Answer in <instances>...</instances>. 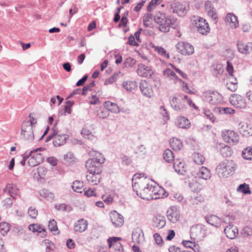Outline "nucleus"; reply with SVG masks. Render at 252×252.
<instances>
[{
	"label": "nucleus",
	"instance_id": "nucleus-1",
	"mask_svg": "<svg viewBox=\"0 0 252 252\" xmlns=\"http://www.w3.org/2000/svg\"><path fill=\"white\" fill-rule=\"evenodd\" d=\"M154 20L158 26V29L162 32H168L170 28H175L176 21L174 18L159 12L154 16Z\"/></svg>",
	"mask_w": 252,
	"mask_h": 252
},
{
	"label": "nucleus",
	"instance_id": "nucleus-2",
	"mask_svg": "<svg viewBox=\"0 0 252 252\" xmlns=\"http://www.w3.org/2000/svg\"><path fill=\"white\" fill-rule=\"evenodd\" d=\"M149 179L147 177L140 178L139 184L140 185V190L138 196L143 199L149 200L153 195L159 194L157 191L158 187L150 185Z\"/></svg>",
	"mask_w": 252,
	"mask_h": 252
},
{
	"label": "nucleus",
	"instance_id": "nucleus-3",
	"mask_svg": "<svg viewBox=\"0 0 252 252\" xmlns=\"http://www.w3.org/2000/svg\"><path fill=\"white\" fill-rule=\"evenodd\" d=\"M234 167L232 161L225 159L217 166L216 172L220 177L227 178L234 173Z\"/></svg>",
	"mask_w": 252,
	"mask_h": 252
},
{
	"label": "nucleus",
	"instance_id": "nucleus-4",
	"mask_svg": "<svg viewBox=\"0 0 252 252\" xmlns=\"http://www.w3.org/2000/svg\"><path fill=\"white\" fill-rule=\"evenodd\" d=\"M89 154L94 157L93 158H90L87 160L85 164L86 167H90V166L99 167L102 169V164L105 161V158L102 155L96 151L91 150L89 152Z\"/></svg>",
	"mask_w": 252,
	"mask_h": 252
},
{
	"label": "nucleus",
	"instance_id": "nucleus-5",
	"mask_svg": "<svg viewBox=\"0 0 252 252\" xmlns=\"http://www.w3.org/2000/svg\"><path fill=\"white\" fill-rule=\"evenodd\" d=\"M88 174L86 175V179L88 182L93 185H97L100 182L101 179V173L102 169L97 166H90V167H86Z\"/></svg>",
	"mask_w": 252,
	"mask_h": 252
},
{
	"label": "nucleus",
	"instance_id": "nucleus-6",
	"mask_svg": "<svg viewBox=\"0 0 252 252\" xmlns=\"http://www.w3.org/2000/svg\"><path fill=\"white\" fill-rule=\"evenodd\" d=\"M203 96L206 101L210 104L218 105L223 102V97L221 94L215 91H206L203 93Z\"/></svg>",
	"mask_w": 252,
	"mask_h": 252
},
{
	"label": "nucleus",
	"instance_id": "nucleus-7",
	"mask_svg": "<svg viewBox=\"0 0 252 252\" xmlns=\"http://www.w3.org/2000/svg\"><path fill=\"white\" fill-rule=\"evenodd\" d=\"M177 51L183 55H190L194 53V47L188 42H179L176 45Z\"/></svg>",
	"mask_w": 252,
	"mask_h": 252
},
{
	"label": "nucleus",
	"instance_id": "nucleus-8",
	"mask_svg": "<svg viewBox=\"0 0 252 252\" xmlns=\"http://www.w3.org/2000/svg\"><path fill=\"white\" fill-rule=\"evenodd\" d=\"M229 102L232 105L240 109L245 108L247 106L244 97L237 94H232L229 98Z\"/></svg>",
	"mask_w": 252,
	"mask_h": 252
},
{
	"label": "nucleus",
	"instance_id": "nucleus-9",
	"mask_svg": "<svg viewBox=\"0 0 252 252\" xmlns=\"http://www.w3.org/2000/svg\"><path fill=\"white\" fill-rule=\"evenodd\" d=\"M223 139L225 142L236 145L239 141V135L234 131L227 130L222 134Z\"/></svg>",
	"mask_w": 252,
	"mask_h": 252
},
{
	"label": "nucleus",
	"instance_id": "nucleus-10",
	"mask_svg": "<svg viewBox=\"0 0 252 252\" xmlns=\"http://www.w3.org/2000/svg\"><path fill=\"white\" fill-rule=\"evenodd\" d=\"M38 151L34 152L32 155L30 156V159L28 161L29 166L34 167L44 161V157L42 154L37 153Z\"/></svg>",
	"mask_w": 252,
	"mask_h": 252
},
{
	"label": "nucleus",
	"instance_id": "nucleus-11",
	"mask_svg": "<svg viewBox=\"0 0 252 252\" xmlns=\"http://www.w3.org/2000/svg\"><path fill=\"white\" fill-rule=\"evenodd\" d=\"M170 103L172 108L175 111H183L186 108L184 101L176 96L173 97Z\"/></svg>",
	"mask_w": 252,
	"mask_h": 252
},
{
	"label": "nucleus",
	"instance_id": "nucleus-12",
	"mask_svg": "<svg viewBox=\"0 0 252 252\" xmlns=\"http://www.w3.org/2000/svg\"><path fill=\"white\" fill-rule=\"evenodd\" d=\"M169 10L174 13H176L180 17L185 16L187 12L186 6L179 2H175L171 5Z\"/></svg>",
	"mask_w": 252,
	"mask_h": 252
},
{
	"label": "nucleus",
	"instance_id": "nucleus-13",
	"mask_svg": "<svg viewBox=\"0 0 252 252\" xmlns=\"http://www.w3.org/2000/svg\"><path fill=\"white\" fill-rule=\"evenodd\" d=\"M110 218L113 224L116 227H121L124 222L123 217L116 211L111 212L110 214Z\"/></svg>",
	"mask_w": 252,
	"mask_h": 252
},
{
	"label": "nucleus",
	"instance_id": "nucleus-14",
	"mask_svg": "<svg viewBox=\"0 0 252 252\" xmlns=\"http://www.w3.org/2000/svg\"><path fill=\"white\" fill-rule=\"evenodd\" d=\"M142 94L150 98L153 95V90L150 85L145 80H142L140 83L139 86Z\"/></svg>",
	"mask_w": 252,
	"mask_h": 252
},
{
	"label": "nucleus",
	"instance_id": "nucleus-15",
	"mask_svg": "<svg viewBox=\"0 0 252 252\" xmlns=\"http://www.w3.org/2000/svg\"><path fill=\"white\" fill-rule=\"evenodd\" d=\"M224 232L226 237L230 239L235 238L238 235V229L237 227L232 224H229L226 226Z\"/></svg>",
	"mask_w": 252,
	"mask_h": 252
},
{
	"label": "nucleus",
	"instance_id": "nucleus-16",
	"mask_svg": "<svg viewBox=\"0 0 252 252\" xmlns=\"http://www.w3.org/2000/svg\"><path fill=\"white\" fill-rule=\"evenodd\" d=\"M167 217L168 220L172 222H176L179 219L180 213L176 208L171 207L167 211Z\"/></svg>",
	"mask_w": 252,
	"mask_h": 252
},
{
	"label": "nucleus",
	"instance_id": "nucleus-17",
	"mask_svg": "<svg viewBox=\"0 0 252 252\" xmlns=\"http://www.w3.org/2000/svg\"><path fill=\"white\" fill-rule=\"evenodd\" d=\"M251 43H247L241 40L237 41V49L239 52L243 54H249L252 50Z\"/></svg>",
	"mask_w": 252,
	"mask_h": 252
},
{
	"label": "nucleus",
	"instance_id": "nucleus-18",
	"mask_svg": "<svg viewBox=\"0 0 252 252\" xmlns=\"http://www.w3.org/2000/svg\"><path fill=\"white\" fill-rule=\"evenodd\" d=\"M132 239L133 242L139 244L144 241V233L140 227L134 228L132 231Z\"/></svg>",
	"mask_w": 252,
	"mask_h": 252
},
{
	"label": "nucleus",
	"instance_id": "nucleus-19",
	"mask_svg": "<svg viewBox=\"0 0 252 252\" xmlns=\"http://www.w3.org/2000/svg\"><path fill=\"white\" fill-rule=\"evenodd\" d=\"M69 139V135L65 134L58 133L55 135L53 143L55 147H59L64 145L67 139Z\"/></svg>",
	"mask_w": 252,
	"mask_h": 252
},
{
	"label": "nucleus",
	"instance_id": "nucleus-20",
	"mask_svg": "<svg viewBox=\"0 0 252 252\" xmlns=\"http://www.w3.org/2000/svg\"><path fill=\"white\" fill-rule=\"evenodd\" d=\"M137 73L140 76L149 78L152 76L153 72L150 67L144 64H141L138 67Z\"/></svg>",
	"mask_w": 252,
	"mask_h": 252
},
{
	"label": "nucleus",
	"instance_id": "nucleus-21",
	"mask_svg": "<svg viewBox=\"0 0 252 252\" xmlns=\"http://www.w3.org/2000/svg\"><path fill=\"white\" fill-rule=\"evenodd\" d=\"M173 167L175 171L179 174L184 175L186 173L185 164L179 159H176L174 160Z\"/></svg>",
	"mask_w": 252,
	"mask_h": 252
},
{
	"label": "nucleus",
	"instance_id": "nucleus-22",
	"mask_svg": "<svg viewBox=\"0 0 252 252\" xmlns=\"http://www.w3.org/2000/svg\"><path fill=\"white\" fill-rule=\"evenodd\" d=\"M175 125L178 127L185 129H188L190 126L189 120L184 116L178 117L176 120Z\"/></svg>",
	"mask_w": 252,
	"mask_h": 252
},
{
	"label": "nucleus",
	"instance_id": "nucleus-23",
	"mask_svg": "<svg viewBox=\"0 0 252 252\" xmlns=\"http://www.w3.org/2000/svg\"><path fill=\"white\" fill-rule=\"evenodd\" d=\"M88 224L87 220L84 219H81L75 223L74 230L79 232H84L87 228Z\"/></svg>",
	"mask_w": 252,
	"mask_h": 252
},
{
	"label": "nucleus",
	"instance_id": "nucleus-24",
	"mask_svg": "<svg viewBox=\"0 0 252 252\" xmlns=\"http://www.w3.org/2000/svg\"><path fill=\"white\" fill-rule=\"evenodd\" d=\"M197 177L199 179L208 180L211 177V171L208 168L202 166L197 172Z\"/></svg>",
	"mask_w": 252,
	"mask_h": 252
},
{
	"label": "nucleus",
	"instance_id": "nucleus-25",
	"mask_svg": "<svg viewBox=\"0 0 252 252\" xmlns=\"http://www.w3.org/2000/svg\"><path fill=\"white\" fill-rule=\"evenodd\" d=\"M207 222L216 227H219L221 224V219L216 215H211L205 217Z\"/></svg>",
	"mask_w": 252,
	"mask_h": 252
},
{
	"label": "nucleus",
	"instance_id": "nucleus-26",
	"mask_svg": "<svg viewBox=\"0 0 252 252\" xmlns=\"http://www.w3.org/2000/svg\"><path fill=\"white\" fill-rule=\"evenodd\" d=\"M3 192L8 194L13 199H15L18 195V189L15 186L9 184L3 189Z\"/></svg>",
	"mask_w": 252,
	"mask_h": 252
},
{
	"label": "nucleus",
	"instance_id": "nucleus-27",
	"mask_svg": "<svg viewBox=\"0 0 252 252\" xmlns=\"http://www.w3.org/2000/svg\"><path fill=\"white\" fill-rule=\"evenodd\" d=\"M21 134L23 135L24 138L27 140L32 141L34 139L32 126H27L25 128L24 126H22Z\"/></svg>",
	"mask_w": 252,
	"mask_h": 252
},
{
	"label": "nucleus",
	"instance_id": "nucleus-28",
	"mask_svg": "<svg viewBox=\"0 0 252 252\" xmlns=\"http://www.w3.org/2000/svg\"><path fill=\"white\" fill-rule=\"evenodd\" d=\"M225 22L228 23L231 27L236 28L238 26L237 17L233 13H228L226 15Z\"/></svg>",
	"mask_w": 252,
	"mask_h": 252
},
{
	"label": "nucleus",
	"instance_id": "nucleus-29",
	"mask_svg": "<svg viewBox=\"0 0 252 252\" xmlns=\"http://www.w3.org/2000/svg\"><path fill=\"white\" fill-rule=\"evenodd\" d=\"M170 145L172 149L176 151L181 150L183 147V144L182 141L175 137L170 140Z\"/></svg>",
	"mask_w": 252,
	"mask_h": 252
},
{
	"label": "nucleus",
	"instance_id": "nucleus-30",
	"mask_svg": "<svg viewBox=\"0 0 252 252\" xmlns=\"http://www.w3.org/2000/svg\"><path fill=\"white\" fill-rule=\"evenodd\" d=\"M141 174H135L132 179V188L134 191L136 192L137 195L138 196L140 190V185L139 183V179L142 178Z\"/></svg>",
	"mask_w": 252,
	"mask_h": 252
},
{
	"label": "nucleus",
	"instance_id": "nucleus-31",
	"mask_svg": "<svg viewBox=\"0 0 252 252\" xmlns=\"http://www.w3.org/2000/svg\"><path fill=\"white\" fill-rule=\"evenodd\" d=\"M104 106L109 111L118 114L120 112V109L117 104L110 101H105Z\"/></svg>",
	"mask_w": 252,
	"mask_h": 252
},
{
	"label": "nucleus",
	"instance_id": "nucleus-32",
	"mask_svg": "<svg viewBox=\"0 0 252 252\" xmlns=\"http://www.w3.org/2000/svg\"><path fill=\"white\" fill-rule=\"evenodd\" d=\"M154 222L158 228H163L166 224L165 217L158 215L154 218Z\"/></svg>",
	"mask_w": 252,
	"mask_h": 252
},
{
	"label": "nucleus",
	"instance_id": "nucleus-33",
	"mask_svg": "<svg viewBox=\"0 0 252 252\" xmlns=\"http://www.w3.org/2000/svg\"><path fill=\"white\" fill-rule=\"evenodd\" d=\"M123 86L127 91H131L137 87L138 84L135 81H127L123 82Z\"/></svg>",
	"mask_w": 252,
	"mask_h": 252
},
{
	"label": "nucleus",
	"instance_id": "nucleus-34",
	"mask_svg": "<svg viewBox=\"0 0 252 252\" xmlns=\"http://www.w3.org/2000/svg\"><path fill=\"white\" fill-rule=\"evenodd\" d=\"M164 159L167 162H171L173 161L174 156L173 153L170 149H166L163 154Z\"/></svg>",
	"mask_w": 252,
	"mask_h": 252
},
{
	"label": "nucleus",
	"instance_id": "nucleus-35",
	"mask_svg": "<svg viewBox=\"0 0 252 252\" xmlns=\"http://www.w3.org/2000/svg\"><path fill=\"white\" fill-rule=\"evenodd\" d=\"M220 152L223 157H229L233 153L232 149L228 146H222L220 148Z\"/></svg>",
	"mask_w": 252,
	"mask_h": 252
},
{
	"label": "nucleus",
	"instance_id": "nucleus-36",
	"mask_svg": "<svg viewBox=\"0 0 252 252\" xmlns=\"http://www.w3.org/2000/svg\"><path fill=\"white\" fill-rule=\"evenodd\" d=\"M121 239L120 237H109L107 239L109 248H110L112 246L122 247V244L119 242V241Z\"/></svg>",
	"mask_w": 252,
	"mask_h": 252
},
{
	"label": "nucleus",
	"instance_id": "nucleus-37",
	"mask_svg": "<svg viewBox=\"0 0 252 252\" xmlns=\"http://www.w3.org/2000/svg\"><path fill=\"white\" fill-rule=\"evenodd\" d=\"M71 187L74 191L79 193H82V190L84 189H83V183L79 181H75L73 182Z\"/></svg>",
	"mask_w": 252,
	"mask_h": 252
},
{
	"label": "nucleus",
	"instance_id": "nucleus-38",
	"mask_svg": "<svg viewBox=\"0 0 252 252\" xmlns=\"http://www.w3.org/2000/svg\"><path fill=\"white\" fill-rule=\"evenodd\" d=\"M237 190L245 194H250L251 192L249 185L246 183L240 185L237 188Z\"/></svg>",
	"mask_w": 252,
	"mask_h": 252
},
{
	"label": "nucleus",
	"instance_id": "nucleus-39",
	"mask_svg": "<svg viewBox=\"0 0 252 252\" xmlns=\"http://www.w3.org/2000/svg\"><path fill=\"white\" fill-rule=\"evenodd\" d=\"M244 158L248 160L252 159V148L247 147L244 149L242 153Z\"/></svg>",
	"mask_w": 252,
	"mask_h": 252
},
{
	"label": "nucleus",
	"instance_id": "nucleus-40",
	"mask_svg": "<svg viewBox=\"0 0 252 252\" xmlns=\"http://www.w3.org/2000/svg\"><path fill=\"white\" fill-rule=\"evenodd\" d=\"M41 149L42 148H37L35 150L31 151L29 153H28L27 151L23 155V159L21 161L20 163L23 166H24L26 164V160L30 158V156L32 155V154L34 153V152H36V151H41Z\"/></svg>",
	"mask_w": 252,
	"mask_h": 252
},
{
	"label": "nucleus",
	"instance_id": "nucleus-41",
	"mask_svg": "<svg viewBox=\"0 0 252 252\" xmlns=\"http://www.w3.org/2000/svg\"><path fill=\"white\" fill-rule=\"evenodd\" d=\"M55 208L59 211L70 212L72 210V208L69 205L65 204H56Z\"/></svg>",
	"mask_w": 252,
	"mask_h": 252
},
{
	"label": "nucleus",
	"instance_id": "nucleus-42",
	"mask_svg": "<svg viewBox=\"0 0 252 252\" xmlns=\"http://www.w3.org/2000/svg\"><path fill=\"white\" fill-rule=\"evenodd\" d=\"M128 11H126L122 15V18L121 19L120 22L119 24V27H126L128 23L127 16H128Z\"/></svg>",
	"mask_w": 252,
	"mask_h": 252
},
{
	"label": "nucleus",
	"instance_id": "nucleus-43",
	"mask_svg": "<svg viewBox=\"0 0 252 252\" xmlns=\"http://www.w3.org/2000/svg\"><path fill=\"white\" fill-rule=\"evenodd\" d=\"M193 158L194 162L198 164H203L205 161L204 156L198 153H194L193 155Z\"/></svg>",
	"mask_w": 252,
	"mask_h": 252
},
{
	"label": "nucleus",
	"instance_id": "nucleus-44",
	"mask_svg": "<svg viewBox=\"0 0 252 252\" xmlns=\"http://www.w3.org/2000/svg\"><path fill=\"white\" fill-rule=\"evenodd\" d=\"M163 75L166 77H171V79H174L178 81V77L176 73L170 68H166L163 71Z\"/></svg>",
	"mask_w": 252,
	"mask_h": 252
},
{
	"label": "nucleus",
	"instance_id": "nucleus-45",
	"mask_svg": "<svg viewBox=\"0 0 252 252\" xmlns=\"http://www.w3.org/2000/svg\"><path fill=\"white\" fill-rule=\"evenodd\" d=\"M40 194L47 200H52L54 197L53 193L49 192V190L46 189L41 190L40 191Z\"/></svg>",
	"mask_w": 252,
	"mask_h": 252
},
{
	"label": "nucleus",
	"instance_id": "nucleus-46",
	"mask_svg": "<svg viewBox=\"0 0 252 252\" xmlns=\"http://www.w3.org/2000/svg\"><path fill=\"white\" fill-rule=\"evenodd\" d=\"M205 8L207 10H208V12L210 15H212L213 17H214V18H216V16L214 15V9L213 5L212 3V2L209 1L207 0L205 2Z\"/></svg>",
	"mask_w": 252,
	"mask_h": 252
},
{
	"label": "nucleus",
	"instance_id": "nucleus-47",
	"mask_svg": "<svg viewBox=\"0 0 252 252\" xmlns=\"http://www.w3.org/2000/svg\"><path fill=\"white\" fill-rule=\"evenodd\" d=\"M10 230L8 223L2 222L0 223V232L3 235L6 234Z\"/></svg>",
	"mask_w": 252,
	"mask_h": 252
},
{
	"label": "nucleus",
	"instance_id": "nucleus-48",
	"mask_svg": "<svg viewBox=\"0 0 252 252\" xmlns=\"http://www.w3.org/2000/svg\"><path fill=\"white\" fill-rule=\"evenodd\" d=\"M200 25H198V27L197 28V31L202 34H206L210 32V28L209 25H206L204 27L203 26H200Z\"/></svg>",
	"mask_w": 252,
	"mask_h": 252
},
{
	"label": "nucleus",
	"instance_id": "nucleus-49",
	"mask_svg": "<svg viewBox=\"0 0 252 252\" xmlns=\"http://www.w3.org/2000/svg\"><path fill=\"white\" fill-rule=\"evenodd\" d=\"M181 84V86L182 88V90L185 92L189 94H193V93L192 91L190 90L189 87H188V85L187 83H185L184 81H183L182 79H179L178 81Z\"/></svg>",
	"mask_w": 252,
	"mask_h": 252
},
{
	"label": "nucleus",
	"instance_id": "nucleus-50",
	"mask_svg": "<svg viewBox=\"0 0 252 252\" xmlns=\"http://www.w3.org/2000/svg\"><path fill=\"white\" fill-rule=\"evenodd\" d=\"M201 232L200 229L197 226H192L190 228V237L191 239H195L198 236V234Z\"/></svg>",
	"mask_w": 252,
	"mask_h": 252
},
{
	"label": "nucleus",
	"instance_id": "nucleus-51",
	"mask_svg": "<svg viewBox=\"0 0 252 252\" xmlns=\"http://www.w3.org/2000/svg\"><path fill=\"white\" fill-rule=\"evenodd\" d=\"M221 114H232L234 113L235 110L229 107H219L217 108Z\"/></svg>",
	"mask_w": 252,
	"mask_h": 252
},
{
	"label": "nucleus",
	"instance_id": "nucleus-52",
	"mask_svg": "<svg viewBox=\"0 0 252 252\" xmlns=\"http://www.w3.org/2000/svg\"><path fill=\"white\" fill-rule=\"evenodd\" d=\"M237 82L236 78H234V82H229L226 84L227 88L232 92H234L237 88Z\"/></svg>",
	"mask_w": 252,
	"mask_h": 252
},
{
	"label": "nucleus",
	"instance_id": "nucleus-53",
	"mask_svg": "<svg viewBox=\"0 0 252 252\" xmlns=\"http://www.w3.org/2000/svg\"><path fill=\"white\" fill-rule=\"evenodd\" d=\"M156 51L161 56L165 57L166 59H169V54L166 52V51L163 48L161 47H157Z\"/></svg>",
	"mask_w": 252,
	"mask_h": 252
},
{
	"label": "nucleus",
	"instance_id": "nucleus-54",
	"mask_svg": "<svg viewBox=\"0 0 252 252\" xmlns=\"http://www.w3.org/2000/svg\"><path fill=\"white\" fill-rule=\"evenodd\" d=\"M37 172L38 176L40 179H41L43 178L45 176L47 172V169L43 166H40L37 168Z\"/></svg>",
	"mask_w": 252,
	"mask_h": 252
},
{
	"label": "nucleus",
	"instance_id": "nucleus-55",
	"mask_svg": "<svg viewBox=\"0 0 252 252\" xmlns=\"http://www.w3.org/2000/svg\"><path fill=\"white\" fill-rule=\"evenodd\" d=\"M64 159L68 162L71 163L74 162L76 158L72 153L68 152L64 156Z\"/></svg>",
	"mask_w": 252,
	"mask_h": 252
},
{
	"label": "nucleus",
	"instance_id": "nucleus-56",
	"mask_svg": "<svg viewBox=\"0 0 252 252\" xmlns=\"http://www.w3.org/2000/svg\"><path fill=\"white\" fill-rule=\"evenodd\" d=\"M120 158L122 159L123 164L125 165H129L132 162L131 158L124 154H121Z\"/></svg>",
	"mask_w": 252,
	"mask_h": 252
},
{
	"label": "nucleus",
	"instance_id": "nucleus-57",
	"mask_svg": "<svg viewBox=\"0 0 252 252\" xmlns=\"http://www.w3.org/2000/svg\"><path fill=\"white\" fill-rule=\"evenodd\" d=\"M49 229L51 232H54L58 230L57 222L54 220H50L48 224Z\"/></svg>",
	"mask_w": 252,
	"mask_h": 252
},
{
	"label": "nucleus",
	"instance_id": "nucleus-58",
	"mask_svg": "<svg viewBox=\"0 0 252 252\" xmlns=\"http://www.w3.org/2000/svg\"><path fill=\"white\" fill-rule=\"evenodd\" d=\"M159 109H160V114L165 119V121L169 120L170 116H169L168 112L165 108V107L163 106H160Z\"/></svg>",
	"mask_w": 252,
	"mask_h": 252
},
{
	"label": "nucleus",
	"instance_id": "nucleus-59",
	"mask_svg": "<svg viewBox=\"0 0 252 252\" xmlns=\"http://www.w3.org/2000/svg\"><path fill=\"white\" fill-rule=\"evenodd\" d=\"M135 63L136 61L131 57L126 58L124 62V64L126 67H132Z\"/></svg>",
	"mask_w": 252,
	"mask_h": 252
},
{
	"label": "nucleus",
	"instance_id": "nucleus-60",
	"mask_svg": "<svg viewBox=\"0 0 252 252\" xmlns=\"http://www.w3.org/2000/svg\"><path fill=\"white\" fill-rule=\"evenodd\" d=\"M95 86V82L94 81H92L89 84L87 85L84 86L83 88L82 95H86V92L90 90L91 89L94 87Z\"/></svg>",
	"mask_w": 252,
	"mask_h": 252
},
{
	"label": "nucleus",
	"instance_id": "nucleus-61",
	"mask_svg": "<svg viewBox=\"0 0 252 252\" xmlns=\"http://www.w3.org/2000/svg\"><path fill=\"white\" fill-rule=\"evenodd\" d=\"M242 235L244 237H247L252 235V229L249 226L245 227L243 229Z\"/></svg>",
	"mask_w": 252,
	"mask_h": 252
},
{
	"label": "nucleus",
	"instance_id": "nucleus-62",
	"mask_svg": "<svg viewBox=\"0 0 252 252\" xmlns=\"http://www.w3.org/2000/svg\"><path fill=\"white\" fill-rule=\"evenodd\" d=\"M2 204L6 208H10L13 204V200L11 197H7L2 201Z\"/></svg>",
	"mask_w": 252,
	"mask_h": 252
},
{
	"label": "nucleus",
	"instance_id": "nucleus-63",
	"mask_svg": "<svg viewBox=\"0 0 252 252\" xmlns=\"http://www.w3.org/2000/svg\"><path fill=\"white\" fill-rule=\"evenodd\" d=\"M204 114L206 117L209 119L212 122H214L215 121V118L213 114L208 109L204 110Z\"/></svg>",
	"mask_w": 252,
	"mask_h": 252
},
{
	"label": "nucleus",
	"instance_id": "nucleus-64",
	"mask_svg": "<svg viewBox=\"0 0 252 252\" xmlns=\"http://www.w3.org/2000/svg\"><path fill=\"white\" fill-rule=\"evenodd\" d=\"M28 214L32 218L35 219L37 216L38 212L35 208L31 207L28 209Z\"/></svg>",
	"mask_w": 252,
	"mask_h": 252
}]
</instances>
